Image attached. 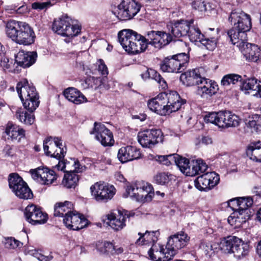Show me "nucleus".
Instances as JSON below:
<instances>
[{
  "label": "nucleus",
  "mask_w": 261,
  "mask_h": 261,
  "mask_svg": "<svg viewBox=\"0 0 261 261\" xmlns=\"http://www.w3.org/2000/svg\"><path fill=\"white\" fill-rule=\"evenodd\" d=\"M228 21L233 25L227 32V35L231 43L238 47L246 60L256 62L260 56V49L254 44L246 42L247 32L251 27V16L240 9L231 11Z\"/></svg>",
  "instance_id": "f257e3e1"
},
{
  "label": "nucleus",
  "mask_w": 261,
  "mask_h": 261,
  "mask_svg": "<svg viewBox=\"0 0 261 261\" xmlns=\"http://www.w3.org/2000/svg\"><path fill=\"white\" fill-rule=\"evenodd\" d=\"M175 91L162 92L155 97L149 100L147 106L152 112L161 116H166L177 111L186 103Z\"/></svg>",
  "instance_id": "f03ea898"
},
{
  "label": "nucleus",
  "mask_w": 261,
  "mask_h": 261,
  "mask_svg": "<svg viewBox=\"0 0 261 261\" xmlns=\"http://www.w3.org/2000/svg\"><path fill=\"white\" fill-rule=\"evenodd\" d=\"M7 36L17 44L28 45L35 41L36 35L33 28L23 21L10 20L6 24Z\"/></svg>",
  "instance_id": "7ed1b4c3"
},
{
  "label": "nucleus",
  "mask_w": 261,
  "mask_h": 261,
  "mask_svg": "<svg viewBox=\"0 0 261 261\" xmlns=\"http://www.w3.org/2000/svg\"><path fill=\"white\" fill-rule=\"evenodd\" d=\"M230 203H236L238 207L237 211L233 212L228 218V222L234 227H241L250 218V211L249 209L253 204V201L251 197H239L234 198Z\"/></svg>",
  "instance_id": "20e7f679"
},
{
  "label": "nucleus",
  "mask_w": 261,
  "mask_h": 261,
  "mask_svg": "<svg viewBox=\"0 0 261 261\" xmlns=\"http://www.w3.org/2000/svg\"><path fill=\"white\" fill-rule=\"evenodd\" d=\"M16 90L24 108L33 112L40 103L35 87L31 85L27 80L23 79L17 84Z\"/></svg>",
  "instance_id": "39448f33"
},
{
  "label": "nucleus",
  "mask_w": 261,
  "mask_h": 261,
  "mask_svg": "<svg viewBox=\"0 0 261 261\" xmlns=\"http://www.w3.org/2000/svg\"><path fill=\"white\" fill-rule=\"evenodd\" d=\"M119 42L125 50L129 54H137L145 50L144 44H142L143 36L132 30L125 29L118 34Z\"/></svg>",
  "instance_id": "423d86ee"
},
{
  "label": "nucleus",
  "mask_w": 261,
  "mask_h": 261,
  "mask_svg": "<svg viewBox=\"0 0 261 261\" xmlns=\"http://www.w3.org/2000/svg\"><path fill=\"white\" fill-rule=\"evenodd\" d=\"M221 250L225 253H233L234 256L240 259L248 255L249 245L235 236H228L220 242Z\"/></svg>",
  "instance_id": "0eeeda50"
},
{
  "label": "nucleus",
  "mask_w": 261,
  "mask_h": 261,
  "mask_svg": "<svg viewBox=\"0 0 261 261\" xmlns=\"http://www.w3.org/2000/svg\"><path fill=\"white\" fill-rule=\"evenodd\" d=\"M204 121L206 123H212L224 128L238 126L240 119L230 111H219L208 113L204 116Z\"/></svg>",
  "instance_id": "6e6552de"
},
{
  "label": "nucleus",
  "mask_w": 261,
  "mask_h": 261,
  "mask_svg": "<svg viewBox=\"0 0 261 261\" xmlns=\"http://www.w3.org/2000/svg\"><path fill=\"white\" fill-rule=\"evenodd\" d=\"M189 56L186 53H180L165 58L160 63V69L163 72L180 73L187 67Z\"/></svg>",
  "instance_id": "1a4fd4ad"
},
{
  "label": "nucleus",
  "mask_w": 261,
  "mask_h": 261,
  "mask_svg": "<svg viewBox=\"0 0 261 261\" xmlns=\"http://www.w3.org/2000/svg\"><path fill=\"white\" fill-rule=\"evenodd\" d=\"M127 196L138 201L148 202L152 200L154 195L152 185L147 182H139L130 185L126 189Z\"/></svg>",
  "instance_id": "9d476101"
},
{
  "label": "nucleus",
  "mask_w": 261,
  "mask_h": 261,
  "mask_svg": "<svg viewBox=\"0 0 261 261\" xmlns=\"http://www.w3.org/2000/svg\"><path fill=\"white\" fill-rule=\"evenodd\" d=\"M53 30L63 36L72 37L80 32L81 28L78 25L73 24L72 20L65 15L54 20Z\"/></svg>",
  "instance_id": "9b49d317"
},
{
  "label": "nucleus",
  "mask_w": 261,
  "mask_h": 261,
  "mask_svg": "<svg viewBox=\"0 0 261 261\" xmlns=\"http://www.w3.org/2000/svg\"><path fill=\"white\" fill-rule=\"evenodd\" d=\"M172 40V36L170 33L164 31H150L143 36L142 44H144L145 49L148 45L154 48L160 49L168 45Z\"/></svg>",
  "instance_id": "f8f14e48"
},
{
  "label": "nucleus",
  "mask_w": 261,
  "mask_h": 261,
  "mask_svg": "<svg viewBox=\"0 0 261 261\" xmlns=\"http://www.w3.org/2000/svg\"><path fill=\"white\" fill-rule=\"evenodd\" d=\"M9 185L16 196L21 199H28L33 197V193L27 183L15 173L9 175Z\"/></svg>",
  "instance_id": "ddd939ff"
},
{
  "label": "nucleus",
  "mask_w": 261,
  "mask_h": 261,
  "mask_svg": "<svg viewBox=\"0 0 261 261\" xmlns=\"http://www.w3.org/2000/svg\"><path fill=\"white\" fill-rule=\"evenodd\" d=\"M90 189L93 198L98 202H107L113 197L116 193L113 186L100 181L92 185Z\"/></svg>",
  "instance_id": "4468645a"
},
{
  "label": "nucleus",
  "mask_w": 261,
  "mask_h": 261,
  "mask_svg": "<svg viewBox=\"0 0 261 261\" xmlns=\"http://www.w3.org/2000/svg\"><path fill=\"white\" fill-rule=\"evenodd\" d=\"M140 5L134 0H122L118 6L117 17L121 20L133 18L140 11Z\"/></svg>",
  "instance_id": "2eb2a0df"
},
{
  "label": "nucleus",
  "mask_w": 261,
  "mask_h": 261,
  "mask_svg": "<svg viewBox=\"0 0 261 261\" xmlns=\"http://www.w3.org/2000/svg\"><path fill=\"white\" fill-rule=\"evenodd\" d=\"M163 133L159 129H149L140 132L138 140L143 147L151 148L163 140Z\"/></svg>",
  "instance_id": "dca6fc26"
},
{
  "label": "nucleus",
  "mask_w": 261,
  "mask_h": 261,
  "mask_svg": "<svg viewBox=\"0 0 261 261\" xmlns=\"http://www.w3.org/2000/svg\"><path fill=\"white\" fill-rule=\"evenodd\" d=\"M190 239V237L183 231H179L170 236L166 244L167 249L170 251L169 253L174 256L178 250L188 245Z\"/></svg>",
  "instance_id": "f3484780"
},
{
  "label": "nucleus",
  "mask_w": 261,
  "mask_h": 261,
  "mask_svg": "<svg viewBox=\"0 0 261 261\" xmlns=\"http://www.w3.org/2000/svg\"><path fill=\"white\" fill-rule=\"evenodd\" d=\"M24 213L26 220L34 225L44 224L48 220L47 214L33 204L26 207Z\"/></svg>",
  "instance_id": "a211bd4d"
},
{
  "label": "nucleus",
  "mask_w": 261,
  "mask_h": 261,
  "mask_svg": "<svg viewBox=\"0 0 261 261\" xmlns=\"http://www.w3.org/2000/svg\"><path fill=\"white\" fill-rule=\"evenodd\" d=\"M90 134H95L96 139L103 146H111L114 143L113 133L100 123H94Z\"/></svg>",
  "instance_id": "6ab92c4d"
},
{
  "label": "nucleus",
  "mask_w": 261,
  "mask_h": 261,
  "mask_svg": "<svg viewBox=\"0 0 261 261\" xmlns=\"http://www.w3.org/2000/svg\"><path fill=\"white\" fill-rule=\"evenodd\" d=\"M219 180L218 174L214 172H207L198 176L195 180L194 184L195 187L199 190L207 191L217 185Z\"/></svg>",
  "instance_id": "aec40b11"
},
{
  "label": "nucleus",
  "mask_w": 261,
  "mask_h": 261,
  "mask_svg": "<svg viewBox=\"0 0 261 261\" xmlns=\"http://www.w3.org/2000/svg\"><path fill=\"white\" fill-rule=\"evenodd\" d=\"M32 178L42 185H49L57 179L55 172L47 168H38L30 170Z\"/></svg>",
  "instance_id": "412c9836"
},
{
  "label": "nucleus",
  "mask_w": 261,
  "mask_h": 261,
  "mask_svg": "<svg viewBox=\"0 0 261 261\" xmlns=\"http://www.w3.org/2000/svg\"><path fill=\"white\" fill-rule=\"evenodd\" d=\"M63 223L69 229L78 230L88 225V220L84 215L72 211L63 218Z\"/></svg>",
  "instance_id": "4be33fe9"
},
{
  "label": "nucleus",
  "mask_w": 261,
  "mask_h": 261,
  "mask_svg": "<svg viewBox=\"0 0 261 261\" xmlns=\"http://www.w3.org/2000/svg\"><path fill=\"white\" fill-rule=\"evenodd\" d=\"M193 23V20L190 21L180 20L173 23L167 25L169 32L171 33L172 38H180L188 35L191 24Z\"/></svg>",
  "instance_id": "5701e85b"
},
{
  "label": "nucleus",
  "mask_w": 261,
  "mask_h": 261,
  "mask_svg": "<svg viewBox=\"0 0 261 261\" xmlns=\"http://www.w3.org/2000/svg\"><path fill=\"white\" fill-rule=\"evenodd\" d=\"M167 249V246L164 249L162 246L159 244H152L149 250L148 254L150 259L153 261H168L172 258L173 255Z\"/></svg>",
  "instance_id": "b1692460"
},
{
  "label": "nucleus",
  "mask_w": 261,
  "mask_h": 261,
  "mask_svg": "<svg viewBox=\"0 0 261 261\" xmlns=\"http://www.w3.org/2000/svg\"><path fill=\"white\" fill-rule=\"evenodd\" d=\"M197 85V93L201 97L211 96L216 94L219 89L216 82L203 77Z\"/></svg>",
  "instance_id": "393cba45"
},
{
  "label": "nucleus",
  "mask_w": 261,
  "mask_h": 261,
  "mask_svg": "<svg viewBox=\"0 0 261 261\" xmlns=\"http://www.w3.org/2000/svg\"><path fill=\"white\" fill-rule=\"evenodd\" d=\"M133 216L134 215H131L130 213L127 212L125 213L124 215L121 213H119L117 215L110 214L107 216V218L104 222L113 229L118 231L121 230L125 226L126 219Z\"/></svg>",
  "instance_id": "a878e982"
},
{
  "label": "nucleus",
  "mask_w": 261,
  "mask_h": 261,
  "mask_svg": "<svg viewBox=\"0 0 261 261\" xmlns=\"http://www.w3.org/2000/svg\"><path fill=\"white\" fill-rule=\"evenodd\" d=\"M141 153L139 149L136 147L127 146L122 147L118 150L117 157L121 163H126L141 157Z\"/></svg>",
  "instance_id": "bb28decb"
},
{
  "label": "nucleus",
  "mask_w": 261,
  "mask_h": 261,
  "mask_svg": "<svg viewBox=\"0 0 261 261\" xmlns=\"http://www.w3.org/2000/svg\"><path fill=\"white\" fill-rule=\"evenodd\" d=\"M37 58L36 52H25L21 50L15 55V61L18 66L23 68H28L35 63Z\"/></svg>",
  "instance_id": "cd10ccee"
},
{
  "label": "nucleus",
  "mask_w": 261,
  "mask_h": 261,
  "mask_svg": "<svg viewBox=\"0 0 261 261\" xmlns=\"http://www.w3.org/2000/svg\"><path fill=\"white\" fill-rule=\"evenodd\" d=\"M7 139L12 141L19 142L25 136V130L19 125L12 122H8L5 129Z\"/></svg>",
  "instance_id": "c85d7f7f"
},
{
  "label": "nucleus",
  "mask_w": 261,
  "mask_h": 261,
  "mask_svg": "<svg viewBox=\"0 0 261 261\" xmlns=\"http://www.w3.org/2000/svg\"><path fill=\"white\" fill-rule=\"evenodd\" d=\"M203 77L200 75L199 69H194L182 73L180 77V81L187 86L198 85Z\"/></svg>",
  "instance_id": "c756f323"
},
{
  "label": "nucleus",
  "mask_w": 261,
  "mask_h": 261,
  "mask_svg": "<svg viewBox=\"0 0 261 261\" xmlns=\"http://www.w3.org/2000/svg\"><path fill=\"white\" fill-rule=\"evenodd\" d=\"M59 162L57 165L54 166V168L58 170L63 171L65 173L66 171H69L71 167H74V170L76 172H83L85 170L86 167L82 166L79 161L74 159H71L70 161L65 162L64 160H58Z\"/></svg>",
  "instance_id": "7c9ffc66"
},
{
  "label": "nucleus",
  "mask_w": 261,
  "mask_h": 261,
  "mask_svg": "<svg viewBox=\"0 0 261 261\" xmlns=\"http://www.w3.org/2000/svg\"><path fill=\"white\" fill-rule=\"evenodd\" d=\"M242 90L250 91L248 93L254 92L252 94L261 98V82L255 78H251L243 82L241 86Z\"/></svg>",
  "instance_id": "2f4dec72"
},
{
  "label": "nucleus",
  "mask_w": 261,
  "mask_h": 261,
  "mask_svg": "<svg viewBox=\"0 0 261 261\" xmlns=\"http://www.w3.org/2000/svg\"><path fill=\"white\" fill-rule=\"evenodd\" d=\"M64 95L69 101L79 105L87 101L86 97L77 89L69 87L64 91Z\"/></svg>",
  "instance_id": "473e14b6"
},
{
  "label": "nucleus",
  "mask_w": 261,
  "mask_h": 261,
  "mask_svg": "<svg viewBox=\"0 0 261 261\" xmlns=\"http://www.w3.org/2000/svg\"><path fill=\"white\" fill-rule=\"evenodd\" d=\"M246 152L251 160L261 163V141L251 142L248 145Z\"/></svg>",
  "instance_id": "72a5a7b5"
},
{
  "label": "nucleus",
  "mask_w": 261,
  "mask_h": 261,
  "mask_svg": "<svg viewBox=\"0 0 261 261\" xmlns=\"http://www.w3.org/2000/svg\"><path fill=\"white\" fill-rule=\"evenodd\" d=\"M62 146V140L60 137H47L43 142V149L45 154L50 157L56 147Z\"/></svg>",
  "instance_id": "f704fd0d"
},
{
  "label": "nucleus",
  "mask_w": 261,
  "mask_h": 261,
  "mask_svg": "<svg viewBox=\"0 0 261 261\" xmlns=\"http://www.w3.org/2000/svg\"><path fill=\"white\" fill-rule=\"evenodd\" d=\"M159 234L158 231H146L144 233L139 232L138 235L140 237L137 240L136 243L138 245H146L151 243L155 244V243L158 241Z\"/></svg>",
  "instance_id": "c9c22d12"
},
{
  "label": "nucleus",
  "mask_w": 261,
  "mask_h": 261,
  "mask_svg": "<svg viewBox=\"0 0 261 261\" xmlns=\"http://www.w3.org/2000/svg\"><path fill=\"white\" fill-rule=\"evenodd\" d=\"M79 172L74 170V167L73 169L66 171L62 180V185L68 189L75 188L79 180V175L76 174Z\"/></svg>",
  "instance_id": "e433bc0d"
},
{
  "label": "nucleus",
  "mask_w": 261,
  "mask_h": 261,
  "mask_svg": "<svg viewBox=\"0 0 261 261\" xmlns=\"http://www.w3.org/2000/svg\"><path fill=\"white\" fill-rule=\"evenodd\" d=\"M107 82V77L106 76L103 77L89 76L85 81V84L87 85L86 88H91L95 90L102 88L108 89L110 86L106 84Z\"/></svg>",
  "instance_id": "4c0bfd02"
},
{
  "label": "nucleus",
  "mask_w": 261,
  "mask_h": 261,
  "mask_svg": "<svg viewBox=\"0 0 261 261\" xmlns=\"http://www.w3.org/2000/svg\"><path fill=\"white\" fill-rule=\"evenodd\" d=\"M73 209V204L71 202L65 201L56 204L54 207V216L65 218L69 214Z\"/></svg>",
  "instance_id": "58836bf2"
},
{
  "label": "nucleus",
  "mask_w": 261,
  "mask_h": 261,
  "mask_svg": "<svg viewBox=\"0 0 261 261\" xmlns=\"http://www.w3.org/2000/svg\"><path fill=\"white\" fill-rule=\"evenodd\" d=\"M207 165L202 160H193L191 163V168L188 176H193L205 172L207 169Z\"/></svg>",
  "instance_id": "ea45409f"
},
{
  "label": "nucleus",
  "mask_w": 261,
  "mask_h": 261,
  "mask_svg": "<svg viewBox=\"0 0 261 261\" xmlns=\"http://www.w3.org/2000/svg\"><path fill=\"white\" fill-rule=\"evenodd\" d=\"M141 76L143 79L147 77L153 79L159 84V86L163 90L166 89L168 87L166 81L154 70L151 69L147 70L145 73L142 74Z\"/></svg>",
  "instance_id": "a19ab883"
},
{
  "label": "nucleus",
  "mask_w": 261,
  "mask_h": 261,
  "mask_svg": "<svg viewBox=\"0 0 261 261\" xmlns=\"http://www.w3.org/2000/svg\"><path fill=\"white\" fill-rule=\"evenodd\" d=\"M174 163L182 173L188 176L191 168V163L189 159L176 154Z\"/></svg>",
  "instance_id": "79ce46f5"
},
{
  "label": "nucleus",
  "mask_w": 261,
  "mask_h": 261,
  "mask_svg": "<svg viewBox=\"0 0 261 261\" xmlns=\"http://www.w3.org/2000/svg\"><path fill=\"white\" fill-rule=\"evenodd\" d=\"M15 116L21 122L27 125H31L34 121V115L28 113L26 111L21 109L17 110Z\"/></svg>",
  "instance_id": "37998d69"
},
{
  "label": "nucleus",
  "mask_w": 261,
  "mask_h": 261,
  "mask_svg": "<svg viewBox=\"0 0 261 261\" xmlns=\"http://www.w3.org/2000/svg\"><path fill=\"white\" fill-rule=\"evenodd\" d=\"M187 35L190 41L193 42H199L201 43L203 38L204 37V35L201 34L198 28L191 24Z\"/></svg>",
  "instance_id": "c03bdc74"
},
{
  "label": "nucleus",
  "mask_w": 261,
  "mask_h": 261,
  "mask_svg": "<svg viewBox=\"0 0 261 261\" xmlns=\"http://www.w3.org/2000/svg\"><path fill=\"white\" fill-rule=\"evenodd\" d=\"M242 77L237 74H228L224 75L221 80V85L227 87L231 84L234 85L239 82H242Z\"/></svg>",
  "instance_id": "a18cd8bd"
},
{
  "label": "nucleus",
  "mask_w": 261,
  "mask_h": 261,
  "mask_svg": "<svg viewBox=\"0 0 261 261\" xmlns=\"http://www.w3.org/2000/svg\"><path fill=\"white\" fill-rule=\"evenodd\" d=\"M173 177L172 174L168 172H161L154 177V180L158 185H166L173 179Z\"/></svg>",
  "instance_id": "49530a36"
},
{
  "label": "nucleus",
  "mask_w": 261,
  "mask_h": 261,
  "mask_svg": "<svg viewBox=\"0 0 261 261\" xmlns=\"http://www.w3.org/2000/svg\"><path fill=\"white\" fill-rule=\"evenodd\" d=\"M115 246L109 242H98L96 244V249L101 254H113Z\"/></svg>",
  "instance_id": "de8ad7c7"
},
{
  "label": "nucleus",
  "mask_w": 261,
  "mask_h": 261,
  "mask_svg": "<svg viewBox=\"0 0 261 261\" xmlns=\"http://www.w3.org/2000/svg\"><path fill=\"white\" fill-rule=\"evenodd\" d=\"M176 154L174 153L166 155H156L154 160L161 164L169 166L175 162Z\"/></svg>",
  "instance_id": "09e8293b"
},
{
  "label": "nucleus",
  "mask_w": 261,
  "mask_h": 261,
  "mask_svg": "<svg viewBox=\"0 0 261 261\" xmlns=\"http://www.w3.org/2000/svg\"><path fill=\"white\" fill-rule=\"evenodd\" d=\"M246 124L248 127L253 128L255 131L257 130L258 127L261 126V116L257 114L252 115Z\"/></svg>",
  "instance_id": "8fccbe9b"
},
{
  "label": "nucleus",
  "mask_w": 261,
  "mask_h": 261,
  "mask_svg": "<svg viewBox=\"0 0 261 261\" xmlns=\"http://www.w3.org/2000/svg\"><path fill=\"white\" fill-rule=\"evenodd\" d=\"M202 39L201 43L205 46L208 50H213L216 47L217 39L216 37L204 36Z\"/></svg>",
  "instance_id": "3c124183"
},
{
  "label": "nucleus",
  "mask_w": 261,
  "mask_h": 261,
  "mask_svg": "<svg viewBox=\"0 0 261 261\" xmlns=\"http://www.w3.org/2000/svg\"><path fill=\"white\" fill-rule=\"evenodd\" d=\"M67 152L66 147L62 144V146L56 147L51 157L57 160L63 159Z\"/></svg>",
  "instance_id": "603ef678"
},
{
  "label": "nucleus",
  "mask_w": 261,
  "mask_h": 261,
  "mask_svg": "<svg viewBox=\"0 0 261 261\" xmlns=\"http://www.w3.org/2000/svg\"><path fill=\"white\" fill-rule=\"evenodd\" d=\"M96 69L100 74L107 77L108 74V69L104 61L102 59L98 60L95 64Z\"/></svg>",
  "instance_id": "864d4df0"
},
{
  "label": "nucleus",
  "mask_w": 261,
  "mask_h": 261,
  "mask_svg": "<svg viewBox=\"0 0 261 261\" xmlns=\"http://www.w3.org/2000/svg\"><path fill=\"white\" fill-rule=\"evenodd\" d=\"M4 243L6 248L13 249L19 247L21 245V243L19 241L12 237L5 238Z\"/></svg>",
  "instance_id": "5fc2aeb1"
},
{
  "label": "nucleus",
  "mask_w": 261,
  "mask_h": 261,
  "mask_svg": "<svg viewBox=\"0 0 261 261\" xmlns=\"http://www.w3.org/2000/svg\"><path fill=\"white\" fill-rule=\"evenodd\" d=\"M51 6V2H35L32 4V7L34 9L42 10Z\"/></svg>",
  "instance_id": "6e6d98bb"
},
{
  "label": "nucleus",
  "mask_w": 261,
  "mask_h": 261,
  "mask_svg": "<svg viewBox=\"0 0 261 261\" xmlns=\"http://www.w3.org/2000/svg\"><path fill=\"white\" fill-rule=\"evenodd\" d=\"M33 255L39 261H50L53 258L50 255L45 256L36 250L34 251V252L33 253Z\"/></svg>",
  "instance_id": "4d7b16f0"
},
{
  "label": "nucleus",
  "mask_w": 261,
  "mask_h": 261,
  "mask_svg": "<svg viewBox=\"0 0 261 261\" xmlns=\"http://www.w3.org/2000/svg\"><path fill=\"white\" fill-rule=\"evenodd\" d=\"M0 65L4 69L9 68L10 66L9 59L4 55L0 57Z\"/></svg>",
  "instance_id": "13d9d810"
},
{
  "label": "nucleus",
  "mask_w": 261,
  "mask_h": 261,
  "mask_svg": "<svg viewBox=\"0 0 261 261\" xmlns=\"http://www.w3.org/2000/svg\"><path fill=\"white\" fill-rule=\"evenodd\" d=\"M201 247L203 248L206 254H208L213 251L212 245L210 243L203 244L202 245Z\"/></svg>",
  "instance_id": "bf43d9fd"
},
{
  "label": "nucleus",
  "mask_w": 261,
  "mask_h": 261,
  "mask_svg": "<svg viewBox=\"0 0 261 261\" xmlns=\"http://www.w3.org/2000/svg\"><path fill=\"white\" fill-rule=\"evenodd\" d=\"M17 13L23 14L27 11V7L25 5H22L19 7L18 9H13Z\"/></svg>",
  "instance_id": "052dcab7"
},
{
  "label": "nucleus",
  "mask_w": 261,
  "mask_h": 261,
  "mask_svg": "<svg viewBox=\"0 0 261 261\" xmlns=\"http://www.w3.org/2000/svg\"><path fill=\"white\" fill-rule=\"evenodd\" d=\"M233 199H230L228 201V205L234 211V212H236L237 211V208H238V207L236 205V203H231V204L230 203V202H231L230 201L231 200H233Z\"/></svg>",
  "instance_id": "680f3d73"
},
{
  "label": "nucleus",
  "mask_w": 261,
  "mask_h": 261,
  "mask_svg": "<svg viewBox=\"0 0 261 261\" xmlns=\"http://www.w3.org/2000/svg\"><path fill=\"white\" fill-rule=\"evenodd\" d=\"M202 143L204 144H208L212 143V139L208 137H204L202 138Z\"/></svg>",
  "instance_id": "e2e57ef3"
},
{
  "label": "nucleus",
  "mask_w": 261,
  "mask_h": 261,
  "mask_svg": "<svg viewBox=\"0 0 261 261\" xmlns=\"http://www.w3.org/2000/svg\"><path fill=\"white\" fill-rule=\"evenodd\" d=\"M253 193L256 196H258L261 197V187H255L253 191Z\"/></svg>",
  "instance_id": "0e129e2a"
},
{
  "label": "nucleus",
  "mask_w": 261,
  "mask_h": 261,
  "mask_svg": "<svg viewBox=\"0 0 261 261\" xmlns=\"http://www.w3.org/2000/svg\"><path fill=\"white\" fill-rule=\"evenodd\" d=\"M123 252V249L122 247H117L115 246V249L113 251V253L120 254Z\"/></svg>",
  "instance_id": "69168bd1"
},
{
  "label": "nucleus",
  "mask_w": 261,
  "mask_h": 261,
  "mask_svg": "<svg viewBox=\"0 0 261 261\" xmlns=\"http://www.w3.org/2000/svg\"><path fill=\"white\" fill-rule=\"evenodd\" d=\"M256 251L258 255L261 257V241L259 242L256 247Z\"/></svg>",
  "instance_id": "338daca9"
},
{
  "label": "nucleus",
  "mask_w": 261,
  "mask_h": 261,
  "mask_svg": "<svg viewBox=\"0 0 261 261\" xmlns=\"http://www.w3.org/2000/svg\"><path fill=\"white\" fill-rule=\"evenodd\" d=\"M257 218L258 221H259L261 223V208H259V210L257 212Z\"/></svg>",
  "instance_id": "774afa93"
}]
</instances>
